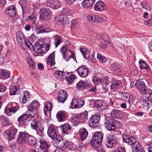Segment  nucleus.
Here are the masks:
<instances>
[{"mask_svg": "<svg viewBox=\"0 0 152 152\" xmlns=\"http://www.w3.org/2000/svg\"><path fill=\"white\" fill-rule=\"evenodd\" d=\"M0 121L2 124V126L6 127L10 125L11 124L10 121L6 117H2L0 118Z\"/></svg>", "mask_w": 152, "mask_h": 152, "instance_id": "nucleus-42", "label": "nucleus"}, {"mask_svg": "<svg viewBox=\"0 0 152 152\" xmlns=\"http://www.w3.org/2000/svg\"><path fill=\"white\" fill-rule=\"evenodd\" d=\"M49 45L44 44L43 41H40L36 43L34 48L35 51L37 53H45L49 50Z\"/></svg>", "mask_w": 152, "mask_h": 152, "instance_id": "nucleus-5", "label": "nucleus"}, {"mask_svg": "<svg viewBox=\"0 0 152 152\" xmlns=\"http://www.w3.org/2000/svg\"><path fill=\"white\" fill-rule=\"evenodd\" d=\"M27 143L29 145H34L36 142L37 140L35 138L31 136H29L27 137Z\"/></svg>", "mask_w": 152, "mask_h": 152, "instance_id": "nucleus-44", "label": "nucleus"}, {"mask_svg": "<svg viewBox=\"0 0 152 152\" xmlns=\"http://www.w3.org/2000/svg\"><path fill=\"white\" fill-rule=\"evenodd\" d=\"M92 81L94 84L96 85H99L104 83L103 79L101 77L94 75L92 77Z\"/></svg>", "mask_w": 152, "mask_h": 152, "instance_id": "nucleus-36", "label": "nucleus"}, {"mask_svg": "<svg viewBox=\"0 0 152 152\" xmlns=\"http://www.w3.org/2000/svg\"><path fill=\"white\" fill-rule=\"evenodd\" d=\"M103 134L101 132L97 131L94 133L91 140V144L95 149L99 151L103 138Z\"/></svg>", "mask_w": 152, "mask_h": 152, "instance_id": "nucleus-1", "label": "nucleus"}, {"mask_svg": "<svg viewBox=\"0 0 152 152\" xmlns=\"http://www.w3.org/2000/svg\"><path fill=\"white\" fill-rule=\"evenodd\" d=\"M141 8L145 9L147 11H149V12H151V7L147 3L142 2L140 5Z\"/></svg>", "mask_w": 152, "mask_h": 152, "instance_id": "nucleus-46", "label": "nucleus"}, {"mask_svg": "<svg viewBox=\"0 0 152 152\" xmlns=\"http://www.w3.org/2000/svg\"><path fill=\"white\" fill-rule=\"evenodd\" d=\"M67 143L66 141L63 139H61L56 142L57 147L56 148H59L61 150H62L64 151L66 148Z\"/></svg>", "mask_w": 152, "mask_h": 152, "instance_id": "nucleus-26", "label": "nucleus"}, {"mask_svg": "<svg viewBox=\"0 0 152 152\" xmlns=\"http://www.w3.org/2000/svg\"><path fill=\"white\" fill-rule=\"evenodd\" d=\"M95 0H84L82 2L83 6L87 8L91 7L94 4Z\"/></svg>", "mask_w": 152, "mask_h": 152, "instance_id": "nucleus-37", "label": "nucleus"}, {"mask_svg": "<svg viewBox=\"0 0 152 152\" xmlns=\"http://www.w3.org/2000/svg\"><path fill=\"white\" fill-rule=\"evenodd\" d=\"M80 51L85 59H88L90 57V54L88 50L85 48H81Z\"/></svg>", "mask_w": 152, "mask_h": 152, "instance_id": "nucleus-41", "label": "nucleus"}, {"mask_svg": "<svg viewBox=\"0 0 152 152\" xmlns=\"http://www.w3.org/2000/svg\"><path fill=\"white\" fill-rule=\"evenodd\" d=\"M121 82L120 81L116 80H114L112 85L110 86V88L112 90H115L116 89L118 86L121 84Z\"/></svg>", "mask_w": 152, "mask_h": 152, "instance_id": "nucleus-45", "label": "nucleus"}, {"mask_svg": "<svg viewBox=\"0 0 152 152\" xmlns=\"http://www.w3.org/2000/svg\"><path fill=\"white\" fill-rule=\"evenodd\" d=\"M18 130L15 128H11L5 131V133L7 135L8 138L9 140L13 139L17 132Z\"/></svg>", "mask_w": 152, "mask_h": 152, "instance_id": "nucleus-27", "label": "nucleus"}, {"mask_svg": "<svg viewBox=\"0 0 152 152\" xmlns=\"http://www.w3.org/2000/svg\"><path fill=\"white\" fill-rule=\"evenodd\" d=\"M130 97L129 93L124 92L122 93L121 95V99L122 101L129 102Z\"/></svg>", "mask_w": 152, "mask_h": 152, "instance_id": "nucleus-40", "label": "nucleus"}, {"mask_svg": "<svg viewBox=\"0 0 152 152\" xmlns=\"http://www.w3.org/2000/svg\"><path fill=\"white\" fill-rule=\"evenodd\" d=\"M149 94V96L146 98L145 99V103L146 105L148 106H149L150 105L151 103L150 104L147 101H150V102H152V90H151V91L146 94V95H148Z\"/></svg>", "mask_w": 152, "mask_h": 152, "instance_id": "nucleus-47", "label": "nucleus"}, {"mask_svg": "<svg viewBox=\"0 0 152 152\" xmlns=\"http://www.w3.org/2000/svg\"><path fill=\"white\" fill-rule=\"evenodd\" d=\"M19 3L21 6L23 12V14L26 12L27 1L25 0H21L19 1Z\"/></svg>", "mask_w": 152, "mask_h": 152, "instance_id": "nucleus-49", "label": "nucleus"}, {"mask_svg": "<svg viewBox=\"0 0 152 152\" xmlns=\"http://www.w3.org/2000/svg\"><path fill=\"white\" fill-rule=\"evenodd\" d=\"M51 102H50L47 103L44 109L45 114L47 116H48V115H50L52 108L53 107L51 103Z\"/></svg>", "mask_w": 152, "mask_h": 152, "instance_id": "nucleus-31", "label": "nucleus"}, {"mask_svg": "<svg viewBox=\"0 0 152 152\" xmlns=\"http://www.w3.org/2000/svg\"><path fill=\"white\" fill-rule=\"evenodd\" d=\"M84 145L81 143H78L76 145V148L77 150H80L83 147Z\"/></svg>", "mask_w": 152, "mask_h": 152, "instance_id": "nucleus-61", "label": "nucleus"}, {"mask_svg": "<svg viewBox=\"0 0 152 152\" xmlns=\"http://www.w3.org/2000/svg\"><path fill=\"white\" fill-rule=\"evenodd\" d=\"M101 38L105 42L107 43H110V39L109 37V36L106 33H104L102 34L101 35Z\"/></svg>", "mask_w": 152, "mask_h": 152, "instance_id": "nucleus-53", "label": "nucleus"}, {"mask_svg": "<svg viewBox=\"0 0 152 152\" xmlns=\"http://www.w3.org/2000/svg\"><path fill=\"white\" fill-rule=\"evenodd\" d=\"M47 133L49 137L52 139L54 140L56 139V132L53 126H50L48 127Z\"/></svg>", "mask_w": 152, "mask_h": 152, "instance_id": "nucleus-22", "label": "nucleus"}, {"mask_svg": "<svg viewBox=\"0 0 152 152\" xmlns=\"http://www.w3.org/2000/svg\"><path fill=\"white\" fill-rule=\"evenodd\" d=\"M60 52L62 54L63 58L66 61H68V59L72 58L75 59V53L68 49L67 47L65 46H63L60 49Z\"/></svg>", "mask_w": 152, "mask_h": 152, "instance_id": "nucleus-8", "label": "nucleus"}, {"mask_svg": "<svg viewBox=\"0 0 152 152\" xmlns=\"http://www.w3.org/2000/svg\"><path fill=\"white\" fill-rule=\"evenodd\" d=\"M37 119H31L32 121L31 124L32 129L36 130L37 134L40 136H42L44 135L43 133L44 127H42V124Z\"/></svg>", "mask_w": 152, "mask_h": 152, "instance_id": "nucleus-4", "label": "nucleus"}, {"mask_svg": "<svg viewBox=\"0 0 152 152\" xmlns=\"http://www.w3.org/2000/svg\"><path fill=\"white\" fill-rule=\"evenodd\" d=\"M27 61L28 63L29 67L31 69H34L35 67V64L34 62L29 56H28L27 59Z\"/></svg>", "mask_w": 152, "mask_h": 152, "instance_id": "nucleus-51", "label": "nucleus"}, {"mask_svg": "<svg viewBox=\"0 0 152 152\" xmlns=\"http://www.w3.org/2000/svg\"><path fill=\"white\" fill-rule=\"evenodd\" d=\"M132 145L133 146V147L134 148V151L144 148L141 144L138 142H136V140H135V142L133 143V145Z\"/></svg>", "mask_w": 152, "mask_h": 152, "instance_id": "nucleus-52", "label": "nucleus"}, {"mask_svg": "<svg viewBox=\"0 0 152 152\" xmlns=\"http://www.w3.org/2000/svg\"><path fill=\"white\" fill-rule=\"evenodd\" d=\"M19 108V105L16 103H11L5 108L4 113L10 116L15 113Z\"/></svg>", "mask_w": 152, "mask_h": 152, "instance_id": "nucleus-9", "label": "nucleus"}, {"mask_svg": "<svg viewBox=\"0 0 152 152\" xmlns=\"http://www.w3.org/2000/svg\"><path fill=\"white\" fill-rule=\"evenodd\" d=\"M88 112L85 111L84 113L80 114H77L73 118V120L74 122H77L81 120V121H85L88 119Z\"/></svg>", "mask_w": 152, "mask_h": 152, "instance_id": "nucleus-13", "label": "nucleus"}, {"mask_svg": "<svg viewBox=\"0 0 152 152\" xmlns=\"http://www.w3.org/2000/svg\"><path fill=\"white\" fill-rule=\"evenodd\" d=\"M47 66L50 67L55 64V52H53L48 57L47 60Z\"/></svg>", "mask_w": 152, "mask_h": 152, "instance_id": "nucleus-23", "label": "nucleus"}, {"mask_svg": "<svg viewBox=\"0 0 152 152\" xmlns=\"http://www.w3.org/2000/svg\"><path fill=\"white\" fill-rule=\"evenodd\" d=\"M75 76L73 75H71V76L68 77H66V79H67V80L68 81V85L72 84L73 83L74 80L75 78Z\"/></svg>", "mask_w": 152, "mask_h": 152, "instance_id": "nucleus-56", "label": "nucleus"}, {"mask_svg": "<svg viewBox=\"0 0 152 152\" xmlns=\"http://www.w3.org/2000/svg\"><path fill=\"white\" fill-rule=\"evenodd\" d=\"M23 83L21 81L19 80L17 81L16 83L12 86L10 88L9 94L10 95H14L20 94V89Z\"/></svg>", "mask_w": 152, "mask_h": 152, "instance_id": "nucleus-11", "label": "nucleus"}, {"mask_svg": "<svg viewBox=\"0 0 152 152\" xmlns=\"http://www.w3.org/2000/svg\"><path fill=\"white\" fill-rule=\"evenodd\" d=\"M106 120L105 124V126L108 130L113 131L116 128L119 127V125L120 124V122L113 120L109 117L106 118Z\"/></svg>", "mask_w": 152, "mask_h": 152, "instance_id": "nucleus-6", "label": "nucleus"}, {"mask_svg": "<svg viewBox=\"0 0 152 152\" xmlns=\"http://www.w3.org/2000/svg\"><path fill=\"white\" fill-rule=\"evenodd\" d=\"M0 74L1 77L3 79L7 78L10 77V74L9 72L3 69H0Z\"/></svg>", "mask_w": 152, "mask_h": 152, "instance_id": "nucleus-50", "label": "nucleus"}, {"mask_svg": "<svg viewBox=\"0 0 152 152\" xmlns=\"http://www.w3.org/2000/svg\"><path fill=\"white\" fill-rule=\"evenodd\" d=\"M98 15L92 14L89 15L88 16V19L89 21L91 22H95L96 20V18H98Z\"/></svg>", "mask_w": 152, "mask_h": 152, "instance_id": "nucleus-54", "label": "nucleus"}, {"mask_svg": "<svg viewBox=\"0 0 152 152\" xmlns=\"http://www.w3.org/2000/svg\"><path fill=\"white\" fill-rule=\"evenodd\" d=\"M78 26V23L76 20H73L72 21L71 28H74Z\"/></svg>", "mask_w": 152, "mask_h": 152, "instance_id": "nucleus-58", "label": "nucleus"}, {"mask_svg": "<svg viewBox=\"0 0 152 152\" xmlns=\"http://www.w3.org/2000/svg\"><path fill=\"white\" fill-rule=\"evenodd\" d=\"M148 84V81L145 79H140L136 82L135 86L139 91L144 94L151 91V89L146 86Z\"/></svg>", "mask_w": 152, "mask_h": 152, "instance_id": "nucleus-2", "label": "nucleus"}, {"mask_svg": "<svg viewBox=\"0 0 152 152\" xmlns=\"http://www.w3.org/2000/svg\"><path fill=\"white\" fill-rule=\"evenodd\" d=\"M71 103L72 108H80L84 105V101L81 99H74L72 100Z\"/></svg>", "mask_w": 152, "mask_h": 152, "instance_id": "nucleus-21", "label": "nucleus"}, {"mask_svg": "<svg viewBox=\"0 0 152 152\" xmlns=\"http://www.w3.org/2000/svg\"><path fill=\"white\" fill-rule=\"evenodd\" d=\"M100 118V116L98 114L92 115L89 121V126L93 128L98 126L99 125V120Z\"/></svg>", "mask_w": 152, "mask_h": 152, "instance_id": "nucleus-12", "label": "nucleus"}, {"mask_svg": "<svg viewBox=\"0 0 152 152\" xmlns=\"http://www.w3.org/2000/svg\"><path fill=\"white\" fill-rule=\"evenodd\" d=\"M28 134L24 132H20L17 138V142L20 144H24L26 142Z\"/></svg>", "mask_w": 152, "mask_h": 152, "instance_id": "nucleus-17", "label": "nucleus"}, {"mask_svg": "<svg viewBox=\"0 0 152 152\" xmlns=\"http://www.w3.org/2000/svg\"><path fill=\"white\" fill-rule=\"evenodd\" d=\"M61 130L64 135L69 134L71 133L72 129V126L66 123L61 126Z\"/></svg>", "mask_w": 152, "mask_h": 152, "instance_id": "nucleus-19", "label": "nucleus"}, {"mask_svg": "<svg viewBox=\"0 0 152 152\" xmlns=\"http://www.w3.org/2000/svg\"><path fill=\"white\" fill-rule=\"evenodd\" d=\"M105 139V145L107 148H109L112 147L118 141V138L117 136L112 134L107 135Z\"/></svg>", "mask_w": 152, "mask_h": 152, "instance_id": "nucleus-10", "label": "nucleus"}, {"mask_svg": "<svg viewBox=\"0 0 152 152\" xmlns=\"http://www.w3.org/2000/svg\"><path fill=\"white\" fill-rule=\"evenodd\" d=\"M122 139L124 142H125L129 145H132L133 143L135 142L134 138L133 136L126 134L122 135Z\"/></svg>", "mask_w": 152, "mask_h": 152, "instance_id": "nucleus-18", "label": "nucleus"}, {"mask_svg": "<svg viewBox=\"0 0 152 152\" xmlns=\"http://www.w3.org/2000/svg\"><path fill=\"white\" fill-rule=\"evenodd\" d=\"M62 37L57 34H56L54 37V44L56 48L62 42Z\"/></svg>", "mask_w": 152, "mask_h": 152, "instance_id": "nucleus-38", "label": "nucleus"}, {"mask_svg": "<svg viewBox=\"0 0 152 152\" xmlns=\"http://www.w3.org/2000/svg\"><path fill=\"white\" fill-rule=\"evenodd\" d=\"M139 63L140 68L146 69L147 71L150 70V67L143 60H140Z\"/></svg>", "mask_w": 152, "mask_h": 152, "instance_id": "nucleus-39", "label": "nucleus"}, {"mask_svg": "<svg viewBox=\"0 0 152 152\" xmlns=\"http://www.w3.org/2000/svg\"><path fill=\"white\" fill-rule=\"evenodd\" d=\"M105 4L102 1L97 2L94 6V9L97 11H102L104 10Z\"/></svg>", "mask_w": 152, "mask_h": 152, "instance_id": "nucleus-34", "label": "nucleus"}, {"mask_svg": "<svg viewBox=\"0 0 152 152\" xmlns=\"http://www.w3.org/2000/svg\"><path fill=\"white\" fill-rule=\"evenodd\" d=\"M121 113L118 110L113 109L111 112V115L112 117L117 118L119 117Z\"/></svg>", "mask_w": 152, "mask_h": 152, "instance_id": "nucleus-48", "label": "nucleus"}, {"mask_svg": "<svg viewBox=\"0 0 152 152\" xmlns=\"http://www.w3.org/2000/svg\"><path fill=\"white\" fill-rule=\"evenodd\" d=\"M30 95L29 92L26 91L23 92V96L20 98V102L22 103H27L29 100Z\"/></svg>", "mask_w": 152, "mask_h": 152, "instance_id": "nucleus-30", "label": "nucleus"}, {"mask_svg": "<svg viewBox=\"0 0 152 152\" xmlns=\"http://www.w3.org/2000/svg\"><path fill=\"white\" fill-rule=\"evenodd\" d=\"M40 19L42 20L46 19L49 18L51 13V11L48 8H42L40 9Z\"/></svg>", "mask_w": 152, "mask_h": 152, "instance_id": "nucleus-14", "label": "nucleus"}, {"mask_svg": "<svg viewBox=\"0 0 152 152\" xmlns=\"http://www.w3.org/2000/svg\"><path fill=\"white\" fill-rule=\"evenodd\" d=\"M54 75L56 77L59 81H62L63 80L64 78V76L66 78V76L65 73L63 71H56L54 73Z\"/></svg>", "mask_w": 152, "mask_h": 152, "instance_id": "nucleus-35", "label": "nucleus"}, {"mask_svg": "<svg viewBox=\"0 0 152 152\" xmlns=\"http://www.w3.org/2000/svg\"><path fill=\"white\" fill-rule=\"evenodd\" d=\"M30 114H29L23 113L21 116L19 117L18 119V121L20 125H23L27 120L29 121L31 119H34V117H31Z\"/></svg>", "mask_w": 152, "mask_h": 152, "instance_id": "nucleus-15", "label": "nucleus"}, {"mask_svg": "<svg viewBox=\"0 0 152 152\" xmlns=\"http://www.w3.org/2000/svg\"><path fill=\"white\" fill-rule=\"evenodd\" d=\"M28 18L29 20L31 21L33 23H35L36 19V18L35 16L34 15L29 16L28 17Z\"/></svg>", "mask_w": 152, "mask_h": 152, "instance_id": "nucleus-60", "label": "nucleus"}, {"mask_svg": "<svg viewBox=\"0 0 152 152\" xmlns=\"http://www.w3.org/2000/svg\"><path fill=\"white\" fill-rule=\"evenodd\" d=\"M16 37L18 44L20 46H22L23 42L25 40L24 35L23 33L21 31H18L16 34Z\"/></svg>", "mask_w": 152, "mask_h": 152, "instance_id": "nucleus-24", "label": "nucleus"}, {"mask_svg": "<svg viewBox=\"0 0 152 152\" xmlns=\"http://www.w3.org/2000/svg\"><path fill=\"white\" fill-rule=\"evenodd\" d=\"M56 117L58 121H63L66 119V115L65 112L60 111L57 113Z\"/></svg>", "mask_w": 152, "mask_h": 152, "instance_id": "nucleus-33", "label": "nucleus"}, {"mask_svg": "<svg viewBox=\"0 0 152 152\" xmlns=\"http://www.w3.org/2000/svg\"><path fill=\"white\" fill-rule=\"evenodd\" d=\"M60 3L58 0H53V7L54 9H57L60 7Z\"/></svg>", "mask_w": 152, "mask_h": 152, "instance_id": "nucleus-57", "label": "nucleus"}, {"mask_svg": "<svg viewBox=\"0 0 152 152\" xmlns=\"http://www.w3.org/2000/svg\"><path fill=\"white\" fill-rule=\"evenodd\" d=\"M70 11L68 9H63L62 12V15H60L58 20V23L61 25H65L69 23L68 18L66 16L70 13Z\"/></svg>", "mask_w": 152, "mask_h": 152, "instance_id": "nucleus-7", "label": "nucleus"}, {"mask_svg": "<svg viewBox=\"0 0 152 152\" xmlns=\"http://www.w3.org/2000/svg\"><path fill=\"white\" fill-rule=\"evenodd\" d=\"M81 140L83 141L87 137L88 132L86 129L84 128H81L79 131Z\"/></svg>", "mask_w": 152, "mask_h": 152, "instance_id": "nucleus-29", "label": "nucleus"}, {"mask_svg": "<svg viewBox=\"0 0 152 152\" xmlns=\"http://www.w3.org/2000/svg\"><path fill=\"white\" fill-rule=\"evenodd\" d=\"M103 103V100H100L97 101H96V107H101L102 106V104Z\"/></svg>", "mask_w": 152, "mask_h": 152, "instance_id": "nucleus-63", "label": "nucleus"}, {"mask_svg": "<svg viewBox=\"0 0 152 152\" xmlns=\"http://www.w3.org/2000/svg\"><path fill=\"white\" fill-rule=\"evenodd\" d=\"M39 142L40 144L39 147L40 150H48L49 146L48 143L43 139H40Z\"/></svg>", "mask_w": 152, "mask_h": 152, "instance_id": "nucleus-28", "label": "nucleus"}, {"mask_svg": "<svg viewBox=\"0 0 152 152\" xmlns=\"http://www.w3.org/2000/svg\"><path fill=\"white\" fill-rule=\"evenodd\" d=\"M75 72H76L80 77L85 78L87 76L88 71L87 67L83 66L79 67Z\"/></svg>", "mask_w": 152, "mask_h": 152, "instance_id": "nucleus-16", "label": "nucleus"}, {"mask_svg": "<svg viewBox=\"0 0 152 152\" xmlns=\"http://www.w3.org/2000/svg\"><path fill=\"white\" fill-rule=\"evenodd\" d=\"M53 0H48L46 3V5L48 7L53 8Z\"/></svg>", "mask_w": 152, "mask_h": 152, "instance_id": "nucleus-59", "label": "nucleus"}, {"mask_svg": "<svg viewBox=\"0 0 152 152\" xmlns=\"http://www.w3.org/2000/svg\"><path fill=\"white\" fill-rule=\"evenodd\" d=\"M67 93L66 91L61 90L59 91L58 99V101L61 103H64L67 98Z\"/></svg>", "mask_w": 152, "mask_h": 152, "instance_id": "nucleus-25", "label": "nucleus"}, {"mask_svg": "<svg viewBox=\"0 0 152 152\" xmlns=\"http://www.w3.org/2000/svg\"><path fill=\"white\" fill-rule=\"evenodd\" d=\"M97 59L101 63H105L107 61L106 58L104 56H102L99 53L97 54Z\"/></svg>", "mask_w": 152, "mask_h": 152, "instance_id": "nucleus-55", "label": "nucleus"}, {"mask_svg": "<svg viewBox=\"0 0 152 152\" xmlns=\"http://www.w3.org/2000/svg\"><path fill=\"white\" fill-rule=\"evenodd\" d=\"M77 87L78 89H87L89 87V84L86 81L80 80L77 84Z\"/></svg>", "mask_w": 152, "mask_h": 152, "instance_id": "nucleus-32", "label": "nucleus"}, {"mask_svg": "<svg viewBox=\"0 0 152 152\" xmlns=\"http://www.w3.org/2000/svg\"><path fill=\"white\" fill-rule=\"evenodd\" d=\"M39 107V103L36 100H34L28 106V112L30 114L31 117L37 119L38 116V110Z\"/></svg>", "mask_w": 152, "mask_h": 152, "instance_id": "nucleus-3", "label": "nucleus"}, {"mask_svg": "<svg viewBox=\"0 0 152 152\" xmlns=\"http://www.w3.org/2000/svg\"><path fill=\"white\" fill-rule=\"evenodd\" d=\"M22 46H20L23 48L25 49V47L26 48H28L30 49L32 48L33 46L28 39H26L24 41Z\"/></svg>", "mask_w": 152, "mask_h": 152, "instance_id": "nucleus-43", "label": "nucleus"}, {"mask_svg": "<svg viewBox=\"0 0 152 152\" xmlns=\"http://www.w3.org/2000/svg\"><path fill=\"white\" fill-rule=\"evenodd\" d=\"M5 13L10 17H14L15 16L16 12L15 7L13 5L8 7L6 9Z\"/></svg>", "mask_w": 152, "mask_h": 152, "instance_id": "nucleus-20", "label": "nucleus"}, {"mask_svg": "<svg viewBox=\"0 0 152 152\" xmlns=\"http://www.w3.org/2000/svg\"><path fill=\"white\" fill-rule=\"evenodd\" d=\"M144 24L147 26H150L152 25V18L149 20H145L144 21Z\"/></svg>", "mask_w": 152, "mask_h": 152, "instance_id": "nucleus-62", "label": "nucleus"}, {"mask_svg": "<svg viewBox=\"0 0 152 152\" xmlns=\"http://www.w3.org/2000/svg\"><path fill=\"white\" fill-rule=\"evenodd\" d=\"M129 103L130 106V109L131 110H134L135 109L136 107L135 104L133 103H131L130 102H129Z\"/></svg>", "mask_w": 152, "mask_h": 152, "instance_id": "nucleus-64", "label": "nucleus"}]
</instances>
